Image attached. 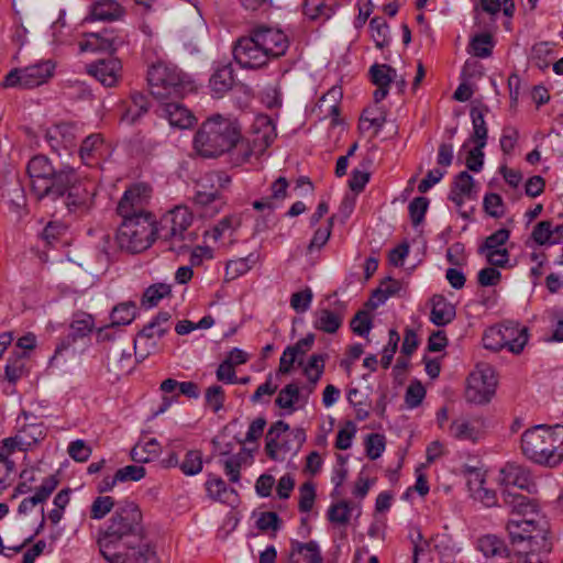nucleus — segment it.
<instances>
[{
  "label": "nucleus",
  "instance_id": "obj_57",
  "mask_svg": "<svg viewBox=\"0 0 563 563\" xmlns=\"http://www.w3.org/2000/svg\"><path fill=\"white\" fill-rule=\"evenodd\" d=\"M206 404L211 407L213 412L220 411L224 406L225 394L220 385H212L207 388L205 394Z\"/></svg>",
  "mask_w": 563,
  "mask_h": 563
},
{
  "label": "nucleus",
  "instance_id": "obj_32",
  "mask_svg": "<svg viewBox=\"0 0 563 563\" xmlns=\"http://www.w3.org/2000/svg\"><path fill=\"white\" fill-rule=\"evenodd\" d=\"M150 103L147 97L142 92L131 95V104L121 115V121L126 124H134L143 114L148 111Z\"/></svg>",
  "mask_w": 563,
  "mask_h": 563
},
{
  "label": "nucleus",
  "instance_id": "obj_11",
  "mask_svg": "<svg viewBox=\"0 0 563 563\" xmlns=\"http://www.w3.org/2000/svg\"><path fill=\"white\" fill-rule=\"evenodd\" d=\"M152 196V188L143 183L128 188L117 206V213L121 218L154 217L146 207Z\"/></svg>",
  "mask_w": 563,
  "mask_h": 563
},
{
  "label": "nucleus",
  "instance_id": "obj_16",
  "mask_svg": "<svg viewBox=\"0 0 563 563\" xmlns=\"http://www.w3.org/2000/svg\"><path fill=\"white\" fill-rule=\"evenodd\" d=\"M272 59L284 56L289 47L288 36L279 29L261 25L251 30Z\"/></svg>",
  "mask_w": 563,
  "mask_h": 563
},
{
  "label": "nucleus",
  "instance_id": "obj_36",
  "mask_svg": "<svg viewBox=\"0 0 563 563\" xmlns=\"http://www.w3.org/2000/svg\"><path fill=\"white\" fill-rule=\"evenodd\" d=\"M136 316V307L132 301L121 302L111 311V327L128 325Z\"/></svg>",
  "mask_w": 563,
  "mask_h": 563
},
{
  "label": "nucleus",
  "instance_id": "obj_3",
  "mask_svg": "<svg viewBox=\"0 0 563 563\" xmlns=\"http://www.w3.org/2000/svg\"><path fill=\"white\" fill-rule=\"evenodd\" d=\"M507 531L510 541L518 548L523 563H544L552 544L548 538L549 525L543 517L509 518Z\"/></svg>",
  "mask_w": 563,
  "mask_h": 563
},
{
  "label": "nucleus",
  "instance_id": "obj_21",
  "mask_svg": "<svg viewBox=\"0 0 563 563\" xmlns=\"http://www.w3.org/2000/svg\"><path fill=\"white\" fill-rule=\"evenodd\" d=\"M121 68L120 60L110 57L89 64L87 71L104 87H114L119 81Z\"/></svg>",
  "mask_w": 563,
  "mask_h": 563
},
{
  "label": "nucleus",
  "instance_id": "obj_60",
  "mask_svg": "<svg viewBox=\"0 0 563 563\" xmlns=\"http://www.w3.org/2000/svg\"><path fill=\"white\" fill-rule=\"evenodd\" d=\"M426 397V389L420 382L411 383L405 395V401L408 408H417Z\"/></svg>",
  "mask_w": 563,
  "mask_h": 563
},
{
  "label": "nucleus",
  "instance_id": "obj_42",
  "mask_svg": "<svg viewBox=\"0 0 563 563\" xmlns=\"http://www.w3.org/2000/svg\"><path fill=\"white\" fill-rule=\"evenodd\" d=\"M208 496L214 500L228 501L230 495L236 494L235 489L229 488L221 477H210L206 483Z\"/></svg>",
  "mask_w": 563,
  "mask_h": 563
},
{
  "label": "nucleus",
  "instance_id": "obj_43",
  "mask_svg": "<svg viewBox=\"0 0 563 563\" xmlns=\"http://www.w3.org/2000/svg\"><path fill=\"white\" fill-rule=\"evenodd\" d=\"M221 456H227L222 461L225 475L229 477L231 483H239L241 478V467L244 461L242 453L230 455L229 451L221 452Z\"/></svg>",
  "mask_w": 563,
  "mask_h": 563
},
{
  "label": "nucleus",
  "instance_id": "obj_49",
  "mask_svg": "<svg viewBox=\"0 0 563 563\" xmlns=\"http://www.w3.org/2000/svg\"><path fill=\"white\" fill-rule=\"evenodd\" d=\"M180 470L185 475H197L202 471V454L198 450L188 451L180 464Z\"/></svg>",
  "mask_w": 563,
  "mask_h": 563
},
{
  "label": "nucleus",
  "instance_id": "obj_44",
  "mask_svg": "<svg viewBox=\"0 0 563 563\" xmlns=\"http://www.w3.org/2000/svg\"><path fill=\"white\" fill-rule=\"evenodd\" d=\"M254 264L255 257L253 254H250L246 257L229 261L225 266L227 279L232 280L241 275H244L252 268Z\"/></svg>",
  "mask_w": 563,
  "mask_h": 563
},
{
  "label": "nucleus",
  "instance_id": "obj_33",
  "mask_svg": "<svg viewBox=\"0 0 563 563\" xmlns=\"http://www.w3.org/2000/svg\"><path fill=\"white\" fill-rule=\"evenodd\" d=\"M238 222L234 221L231 217H224L218 224H216L211 230L205 232V236L213 240L214 242H221L223 239L228 238L229 242L223 243L225 247L230 246L233 243V233Z\"/></svg>",
  "mask_w": 563,
  "mask_h": 563
},
{
  "label": "nucleus",
  "instance_id": "obj_29",
  "mask_svg": "<svg viewBox=\"0 0 563 563\" xmlns=\"http://www.w3.org/2000/svg\"><path fill=\"white\" fill-rule=\"evenodd\" d=\"M474 478L468 479V488L474 499L486 507H493L497 503L496 493L484 486L485 479L478 472H472Z\"/></svg>",
  "mask_w": 563,
  "mask_h": 563
},
{
  "label": "nucleus",
  "instance_id": "obj_15",
  "mask_svg": "<svg viewBox=\"0 0 563 563\" xmlns=\"http://www.w3.org/2000/svg\"><path fill=\"white\" fill-rule=\"evenodd\" d=\"M290 427L287 422L278 420L274 422L266 433L265 452L267 456L274 461L283 460L284 455L290 451H295L292 440L286 434L280 441L283 434L287 433Z\"/></svg>",
  "mask_w": 563,
  "mask_h": 563
},
{
  "label": "nucleus",
  "instance_id": "obj_58",
  "mask_svg": "<svg viewBox=\"0 0 563 563\" xmlns=\"http://www.w3.org/2000/svg\"><path fill=\"white\" fill-rule=\"evenodd\" d=\"M429 199L426 197H416L408 206L411 222L415 227L419 225L428 210Z\"/></svg>",
  "mask_w": 563,
  "mask_h": 563
},
{
  "label": "nucleus",
  "instance_id": "obj_30",
  "mask_svg": "<svg viewBox=\"0 0 563 563\" xmlns=\"http://www.w3.org/2000/svg\"><path fill=\"white\" fill-rule=\"evenodd\" d=\"M166 333L167 332L164 329L158 327L157 323L152 320L139 332L134 341V347L136 350L137 346L143 343L146 346V353L143 354L142 357H145L151 353V350L156 349L157 340L163 338Z\"/></svg>",
  "mask_w": 563,
  "mask_h": 563
},
{
  "label": "nucleus",
  "instance_id": "obj_64",
  "mask_svg": "<svg viewBox=\"0 0 563 563\" xmlns=\"http://www.w3.org/2000/svg\"><path fill=\"white\" fill-rule=\"evenodd\" d=\"M312 297L313 295L310 288L294 292L290 297V307L296 312H305L310 308Z\"/></svg>",
  "mask_w": 563,
  "mask_h": 563
},
{
  "label": "nucleus",
  "instance_id": "obj_13",
  "mask_svg": "<svg viewBox=\"0 0 563 563\" xmlns=\"http://www.w3.org/2000/svg\"><path fill=\"white\" fill-rule=\"evenodd\" d=\"M496 380L490 368L476 369L467 378L465 397L474 404L488 402L495 393Z\"/></svg>",
  "mask_w": 563,
  "mask_h": 563
},
{
  "label": "nucleus",
  "instance_id": "obj_52",
  "mask_svg": "<svg viewBox=\"0 0 563 563\" xmlns=\"http://www.w3.org/2000/svg\"><path fill=\"white\" fill-rule=\"evenodd\" d=\"M26 373L25 361L22 355L9 358L4 368L5 378L10 383H16Z\"/></svg>",
  "mask_w": 563,
  "mask_h": 563
},
{
  "label": "nucleus",
  "instance_id": "obj_2",
  "mask_svg": "<svg viewBox=\"0 0 563 563\" xmlns=\"http://www.w3.org/2000/svg\"><path fill=\"white\" fill-rule=\"evenodd\" d=\"M194 148L206 158L218 157L235 148L242 154L241 162L247 161L253 153L241 136L238 121L221 114H213L203 121L194 136Z\"/></svg>",
  "mask_w": 563,
  "mask_h": 563
},
{
  "label": "nucleus",
  "instance_id": "obj_12",
  "mask_svg": "<svg viewBox=\"0 0 563 563\" xmlns=\"http://www.w3.org/2000/svg\"><path fill=\"white\" fill-rule=\"evenodd\" d=\"M62 198L64 205L70 212L86 213L93 206L96 185L90 180L79 179L74 169V178L67 183L65 194Z\"/></svg>",
  "mask_w": 563,
  "mask_h": 563
},
{
  "label": "nucleus",
  "instance_id": "obj_9",
  "mask_svg": "<svg viewBox=\"0 0 563 563\" xmlns=\"http://www.w3.org/2000/svg\"><path fill=\"white\" fill-rule=\"evenodd\" d=\"M54 64L46 60L24 68H14L4 77V87L32 89L45 84L54 74Z\"/></svg>",
  "mask_w": 563,
  "mask_h": 563
},
{
  "label": "nucleus",
  "instance_id": "obj_38",
  "mask_svg": "<svg viewBox=\"0 0 563 563\" xmlns=\"http://www.w3.org/2000/svg\"><path fill=\"white\" fill-rule=\"evenodd\" d=\"M369 29L372 38L374 40L376 47L384 48L389 45V26L384 18H373L369 21Z\"/></svg>",
  "mask_w": 563,
  "mask_h": 563
},
{
  "label": "nucleus",
  "instance_id": "obj_48",
  "mask_svg": "<svg viewBox=\"0 0 563 563\" xmlns=\"http://www.w3.org/2000/svg\"><path fill=\"white\" fill-rule=\"evenodd\" d=\"M474 188V178L465 170L460 172L452 183V187L450 191L457 192L460 195H464L467 199H474L473 195Z\"/></svg>",
  "mask_w": 563,
  "mask_h": 563
},
{
  "label": "nucleus",
  "instance_id": "obj_46",
  "mask_svg": "<svg viewBox=\"0 0 563 563\" xmlns=\"http://www.w3.org/2000/svg\"><path fill=\"white\" fill-rule=\"evenodd\" d=\"M129 550L124 552L129 560L126 563H156V554L154 550L148 544H142L136 550L134 544H131V548H125Z\"/></svg>",
  "mask_w": 563,
  "mask_h": 563
},
{
  "label": "nucleus",
  "instance_id": "obj_14",
  "mask_svg": "<svg viewBox=\"0 0 563 563\" xmlns=\"http://www.w3.org/2000/svg\"><path fill=\"white\" fill-rule=\"evenodd\" d=\"M509 236L510 231L507 229L495 231L478 246V254L484 255L489 265L505 267L510 257L509 251L505 247Z\"/></svg>",
  "mask_w": 563,
  "mask_h": 563
},
{
  "label": "nucleus",
  "instance_id": "obj_19",
  "mask_svg": "<svg viewBox=\"0 0 563 563\" xmlns=\"http://www.w3.org/2000/svg\"><path fill=\"white\" fill-rule=\"evenodd\" d=\"M124 44V38L114 34L113 30L104 29L99 33L86 35V40L80 43L81 51L114 53L118 47Z\"/></svg>",
  "mask_w": 563,
  "mask_h": 563
},
{
  "label": "nucleus",
  "instance_id": "obj_25",
  "mask_svg": "<svg viewBox=\"0 0 563 563\" xmlns=\"http://www.w3.org/2000/svg\"><path fill=\"white\" fill-rule=\"evenodd\" d=\"M19 428L16 430L18 443L25 448V451L30 450L33 445L37 444L46 437L45 427L43 423H22L20 424V418L18 419Z\"/></svg>",
  "mask_w": 563,
  "mask_h": 563
},
{
  "label": "nucleus",
  "instance_id": "obj_24",
  "mask_svg": "<svg viewBox=\"0 0 563 563\" xmlns=\"http://www.w3.org/2000/svg\"><path fill=\"white\" fill-rule=\"evenodd\" d=\"M432 309L430 312V321L438 325L443 327L451 323L455 316L456 310L454 305L449 302L445 297L441 295H435L431 299Z\"/></svg>",
  "mask_w": 563,
  "mask_h": 563
},
{
  "label": "nucleus",
  "instance_id": "obj_10",
  "mask_svg": "<svg viewBox=\"0 0 563 563\" xmlns=\"http://www.w3.org/2000/svg\"><path fill=\"white\" fill-rule=\"evenodd\" d=\"M233 57L242 68L247 69L262 68L272 59L252 31L249 35L242 36L235 42Z\"/></svg>",
  "mask_w": 563,
  "mask_h": 563
},
{
  "label": "nucleus",
  "instance_id": "obj_40",
  "mask_svg": "<svg viewBox=\"0 0 563 563\" xmlns=\"http://www.w3.org/2000/svg\"><path fill=\"white\" fill-rule=\"evenodd\" d=\"M494 47L493 36L489 33H479L472 37L470 52L479 58H487L492 55Z\"/></svg>",
  "mask_w": 563,
  "mask_h": 563
},
{
  "label": "nucleus",
  "instance_id": "obj_31",
  "mask_svg": "<svg viewBox=\"0 0 563 563\" xmlns=\"http://www.w3.org/2000/svg\"><path fill=\"white\" fill-rule=\"evenodd\" d=\"M233 82L234 77L231 64H225L221 67H218L209 80L211 90L218 97H221L223 93L228 92L232 88Z\"/></svg>",
  "mask_w": 563,
  "mask_h": 563
},
{
  "label": "nucleus",
  "instance_id": "obj_1",
  "mask_svg": "<svg viewBox=\"0 0 563 563\" xmlns=\"http://www.w3.org/2000/svg\"><path fill=\"white\" fill-rule=\"evenodd\" d=\"M144 539L143 517L141 509L133 501L120 503L107 528L100 533L98 544L101 555L109 563H126L129 556L119 548H131V544Z\"/></svg>",
  "mask_w": 563,
  "mask_h": 563
},
{
  "label": "nucleus",
  "instance_id": "obj_6",
  "mask_svg": "<svg viewBox=\"0 0 563 563\" xmlns=\"http://www.w3.org/2000/svg\"><path fill=\"white\" fill-rule=\"evenodd\" d=\"M194 216L185 206H176L164 213L157 222V236L168 243L167 249L177 254L185 253L197 240V233L188 231Z\"/></svg>",
  "mask_w": 563,
  "mask_h": 563
},
{
  "label": "nucleus",
  "instance_id": "obj_8",
  "mask_svg": "<svg viewBox=\"0 0 563 563\" xmlns=\"http://www.w3.org/2000/svg\"><path fill=\"white\" fill-rule=\"evenodd\" d=\"M115 239L120 249L129 253L147 250L158 239L155 217L122 218Z\"/></svg>",
  "mask_w": 563,
  "mask_h": 563
},
{
  "label": "nucleus",
  "instance_id": "obj_18",
  "mask_svg": "<svg viewBox=\"0 0 563 563\" xmlns=\"http://www.w3.org/2000/svg\"><path fill=\"white\" fill-rule=\"evenodd\" d=\"M500 482L505 488L517 487L534 494L538 490L537 483L530 470L517 463H507L500 470Z\"/></svg>",
  "mask_w": 563,
  "mask_h": 563
},
{
  "label": "nucleus",
  "instance_id": "obj_63",
  "mask_svg": "<svg viewBox=\"0 0 563 563\" xmlns=\"http://www.w3.org/2000/svg\"><path fill=\"white\" fill-rule=\"evenodd\" d=\"M316 499V489L312 483L307 482L299 489V510L308 512L312 509Z\"/></svg>",
  "mask_w": 563,
  "mask_h": 563
},
{
  "label": "nucleus",
  "instance_id": "obj_23",
  "mask_svg": "<svg viewBox=\"0 0 563 563\" xmlns=\"http://www.w3.org/2000/svg\"><path fill=\"white\" fill-rule=\"evenodd\" d=\"M478 550L490 563H510L508 561V548L505 542L496 536L487 534L478 539Z\"/></svg>",
  "mask_w": 563,
  "mask_h": 563
},
{
  "label": "nucleus",
  "instance_id": "obj_22",
  "mask_svg": "<svg viewBox=\"0 0 563 563\" xmlns=\"http://www.w3.org/2000/svg\"><path fill=\"white\" fill-rule=\"evenodd\" d=\"M504 349L519 354L528 342V330L519 324L508 322L500 324Z\"/></svg>",
  "mask_w": 563,
  "mask_h": 563
},
{
  "label": "nucleus",
  "instance_id": "obj_4",
  "mask_svg": "<svg viewBox=\"0 0 563 563\" xmlns=\"http://www.w3.org/2000/svg\"><path fill=\"white\" fill-rule=\"evenodd\" d=\"M521 450L529 460L550 467L563 461V426H536L521 435Z\"/></svg>",
  "mask_w": 563,
  "mask_h": 563
},
{
  "label": "nucleus",
  "instance_id": "obj_28",
  "mask_svg": "<svg viewBox=\"0 0 563 563\" xmlns=\"http://www.w3.org/2000/svg\"><path fill=\"white\" fill-rule=\"evenodd\" d=\"M255 137L253 143L260 151L268 147L276 139V130L273 121L267 115L258 117L254 123Z\"/></svg>",
  "mask_w": 563,
  "mask_h": 563
},
{
  "label": "nucleus",
  "instance_id": "obj_47",
  "mask_svg": "<svg viewBox=\"0 0 563 563\" xmlns=\"http://www.w3.org/2000/svg\"><path fill=\"white\" fill-rule=\"evenodd\" d=\"M93 328V319L90 314L76 317L70 323L69 338L76 341L79 338L87 336Z\"/></svg>",
  "mask_w": 563,
  "mask_h": 563
},
{
  "label": "nucleus",
  "instance_id": "obj_27",
  "mask_svg": "<svg viewBox=\"0 0 563 563\" xmlns=\"http://www.w3.org/2000/svg\"><path fill=\"white\" fill-rule=\"evenodd\" d=\"M124 14L123 8L113 0L95 2L90 9V19L93 21H114Z\"/></svg>",
  "mask_w": 563,
  "mask_h": 563
},
{
  "label": "nucleus",
  "instance_id": "obj_53",
  "mask_svg": "<svg viewBox=\"0 0 563 563\" xmlns=\"http://www.w3.org/2000/svg\"><path fill=\"white\" fill-rule=\"evenodd\" d=\"M294 550L303 555L306 563H322L320 549L316 541L307 543L295 542Z\"/></svg>",
  "mask_w": 563,
  "mask_h": 563
},
{
  "label": "nucleus",
  "instance_id": "obj_35",
  "mask_svg": "<svg viewBox=\"0 0 563 563\" xmlns=\"http://www.w3.org/2000/svg\"><path fill=\"white\" fill-rule=\"evenodd\" d=\"M299 387L295 383H290L279 390L275 405L280 409H286L288 413H292L296 410L295 404L299 400Z\"/></svg>",
  "mask_w": 563,
  "mask_h": 563
},
{
  "label": "nucleus",
  "instance_id": "obj_59",
  "mask_svg": "<svg viewBox=\"0 0 563 563\" xmlns=\"http://www.w3.org/2000/svg\"><path fill=\"white\" fill-rule=\"evenodd\" d=\"M69 456L76 462H86L92 453V449L81 439L69 443L67 448Z\"/></svg>",
  "mask_w": 563,
  "mask_h": 563
},
{
  "label": "nucleus",
  "instance_id": "obj_37",
  "mask_svg": "<svg viewBox=\"0 0 563 563\" xmlns=\"http://www.w3.org/2000/svg\"><path fill=\"white\" fill-rule=\"evenodd\" d=\"M372 82L377 87L389 88L390 84L396 80V69L387 64H374L369 68Z\"/></svg>",
  "mask_w": 563,
  "mask_h": 563
},
{
  "label": "nucleus",
  "instance_id": "obj_54",
  "mask_svg": "<svg viewBox=\"0 0 563 563\" xmlns=\"http://www.w3.org/2000/svg\"><path fill=\"white\" fill-rule=\"evenodd\" d=\"M350 327L352 331L360 335L365 336L372 329V317L368 311L360 310L351 320Z\"/></svg>",
  "mask_w": 563,
  "mask_h": 563
},
{
  "label": "nucleus",
  "instance_id": "obj_20",
  "mask_svg": "<svg viewBox=\"0 0 563 563\" xmlns=\"http://www.w3.org/2000/svg\"><path fill=\"white\" fill-rule=\"evenodd\" d=\"M161 118L168 120L169 124L179 129H188L195 122V115L176 100H168L159 103L155 110Z\"/></svg>",
  "mask_w": 563,
  "mask_h": 563
},
{
  "label": "nucleus",
  "instance_id": "obj_50",
  "mask_svg": "<svg viewBox=\"0 0 563 563\" xmlns=\"http://www.w3.org/2000/svg\"><path fill=\"white\" fill-rule=\"evenodd\" d=\"M351 511V504L342 500L330 506L328 510V519L334 523L346 525L350 520Z\"/></svg>",
  "mask_w": 563,
  "mask_h": 563
},
{
  "label": "nucleus",
  "instance_id": "obj_45",
  "mask_svg": "<svg viewBox=\"0 0 563 563\" xmlns=\"http://www.w3.org/2000/svg\"><path fill=\"white\" fill-rule=\"evenodd\" d=\"M170 291V286L167 284H154L144 291L142 305L148 308L155 307L163 298L169 296Z\"/></svg>",
  "mask_w": 563,
  "mask_h": 563
},
{
  "label": "nucleus",
  "instance_id": "obj_55",
  "mask_svg": "<svg viewBox=\"0 0 563 563\" xmlns=\"http://www.w3.org/2000/svg\"><path fill=\"white\" fill-rule=\"evenodd\" d=\"M229 181L230 178L223 173H208L197 181L196 190L203 187L205 191H209L211 188H222Z\"/></svg>",
  "mask_w": 563,
  "mask_h": 563
},
{
  "label": "nucleus",
  "instance_id": "obj_7",
  "mask_svg": "<svg viewBox=\"0 0 563 563\" xmlns=\"http://www.w3.org/2000/svg\"><path fill=\"white\" fill-rule=\"evenodd\" d=\"M150 92L159 103L183 98L192 90L188 77L174 65L163 62L153 64L147 70Z\"/></svg>",
  "mask_w": 563,
  "mask_h": 563
},
{
  "label": "nucleus",
  "instance_id": "obj_5",
  "mask_svg": "<svg viewBox=\"0 0 563 563\" xmlns=\"http://www.w3.org/2000/svg\"><path fill=\"white\" fill-rule=\"evenodd\" d=\"M26 172L30 178L31 191L38 199L55 201L65 195L67 183L74 178V168L65 167L55 170L49 159L36 155L30 159Z\"/></svg>",
  "mask_w": 563,
  "mask_h": 563
},
{
  "label": "nucleus",
  "instance_id": "obj_26",
  "mask_svg": "<svg viewBox=\"0 0 563 563\" xmlns=\"http://www.w3.org/2000/svg\"><path fill=\"white\" fill-rule=\"evenodd\" d=\"M344 314L340 311H332L327 308L318 309L314 312L313 327L324 333H335L342 325Z\"/></svg>",
  "mask_w": 563,
  "mask_h": 563
},
{
  "label": "nucleus",
  "instance_id": "obj_17",
  "mask_svg": "<svg viewBox=\"0 0 563 563\" xmlns=\"http://www.w3.org/2000/svg\"><path fill=\"white\" fill-rule=\"evenodd\" d=\"M504 506L509 509L510 518H539V505L534 498L505 488L501 493Z\"/></svg>",
  "mask_w": 563,
  "mask_h": 563
},
{
  "label": "nucleus",
  "instance_id": "obj_62",
  "mask_svg": "<svg viewBox=\"0 0 563 563\" xmlns=\"http://www.w3.org/2000/svg\"><path fill=\"white\" fill-rule=\"evenodd\" d=\"M356 433V426L352 421H347L345 426L338 431L335 448L339 450H347L352 445V440Z\"/></svg>",
  "mask_w": 563,
  "mask_h": 563
},
{
  "label": "nucleus",
  "instance_id": "obj_39",
  "mask_svg": "<svg viewBox=\"0 0 563 563\" xmlns=\"http://www.w3.org/2000/svg\"><path fill=\"white\" fill-rule=\"evenodd\" d=\"M324 363L325 356L323 354H312L303 368V373L311 384L310 393L314 389V386L324 372Z\"/></svg>",
  "mask_w": 563,
  "mask_h": 563
},
{
  "label": "nucleus",
  "instance_id": "obj_34",
  "mask_svg": "<svg viewBox=\"0 0 563 563\" xmlns=\"http://www.w3.org/2000/svg\"><path fill=\"white\" fill-rule=\"evenodd\" d=\"M103 140L100 134L87 136L79 148V155L86 165H91L92 161L102 154Z\"/></svg>",
  "mask_w": 563,
  "mask_h": 563
},
{
  "label": "nucleus",
  "instance_id": "obj_61",
  "mask_svg": "<svg viewBox=\"0 0 563 563\" xmlns=\"http://www.w3.org/2000/svg\"><path fill=\"white\" fill-rule=\"evenodd\" d=\"M365 446L367 456L371 460H376L385 450V437L379 433H372L367 435Z\"/></svg>",
  "mask_w": 563,
  "mask_h": 563
},
{
  "label": "nucleus",
  "instance_id": "obj_51",
  "mask_svg": "<svg viewBox=\"0 0 563 563\" xmlns=\"http://www.w3.org/2000/svg\"><path fill=\"white\" fill-rule=\"evenodd\" d=\"M114 505V499L111 496L97 497L90 507V518L95 520L104 518L112 510Z\"/></svg>",
  "mask_w": 563,
  "mask_h": 563
},
{
  "label": "nucleus",
  "instance_id": "obj_56",
  "mask_svg": "<svg viewBox=\"0 0 563 563\" xmlns=\"http://www.w3.org/2000/svg\"><path fill=\"white\" fill-rule=\"evenodd\" d=\"M483 346L487 350L497 352L504 349L501 328L499 325L488 328L482 338Z\"/></svg>",
  "mask_w": 563,
  "mask_h": 563
},
{
  "label": "nucleus",
  "instance_id": "obj_41",
  "mask_svg": "<svg viewBox=\"0 0 563 563\" xmlns=\"http://www.w3.org/2000/svg\"><path fill=\"white\" fill-rule=\"evenodd\" d=\"M471 118L473 123V133L470 141L475 145L486 146L488 130L482 111L478 109H472Z\"/></svg>",
  "mask_w": 563,
  "mask_h": 563
}]
</instances>
